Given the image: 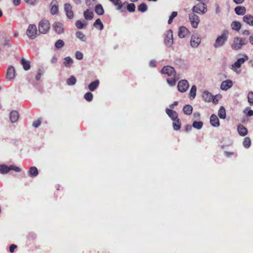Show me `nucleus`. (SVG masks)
<instances>
[{
    "label": "nucleus",
    "instance_id": "59",
    "mask_svg": "<svg viewBox=\"0 0 253 253\" xmlns=\"http://www.w3.org/2000/svg\"><path fill=\"white\" fill-rule=\"evenodd\" d=\"M193 117L194 119L198 120L200 118V114L199 112H195L193 114Z\"/></svg>",
    "mask_w": 253,
    "mask_h": 253
},
{
    "label": "nucleus",
    "instance_id": "56",
    "mask_svg": "<svg viewBox=\"0 0 253 253\" xmlns=\"http://www.w3.org/2000/svg\"><path fill=\"white\" fill-rule=\"evenodd\" d=\"M95 0H85V3L86 4L88 7H92L93 5V2H94Z\"/></svg>",
    "mask_w": 253,
    "mask_h": 253
},
{
    "label": "nucleus",
    "instance_id": "64",
    "mask_svg": "<svg viewBox=\"0 0 253 253\" xmlns=\"http://www.w3.org/2000/svg\"><path fill=\"white\" fill-rule=\"evenodd\" d=\"M250 43L253 45V34L249 38Z\"/></svg>",
    "mask_w": 253,
    "mask_h": 253
},
{
    "label": "nucleus",
    "instance_id": "62",
    "mask_svg": "<svg viewBox=\"0 0 253 253\" xmlns=\"http://www.w3.org/2000/svg\"><path fill=\"white\" fill-rule=\"evenodd\" d=\"M41 76H42V74L40 72H39L37 75H36V79L37 80V81H39L40 80L41 78Z\"/></svg>",
    "mask_w": 253,
    "mask_h": 253
},
{
    "label": "nucleus",
    "instance_id": "10",
    "mask_svg": "<svg viewBox=\"0 0 253 253\" xmlns=\"http://www.w3.org/2000/svg\"><path fill=\"white\" fill-rule=\"evenodd\" d=\"M249 57L247 55H244L242 58H239L232 65L233 68H239L244 62L248 60Z\"/></svg>",
    "mask_w": 253,
    "mask_h": 253
},
{
    "label": "nucleus",
    "instance_id": "47",
    "mask_svg": "<svg viewBox=\"0 0 253 253\" xmlns=\"http://www.w3.org/2000/svg\"><path fill=\"white\" fill-rule=\"evenodd\" d=\"M248 100L250 105H253V92L250 91L248 94Z\"/></svg>",
    "mask_w": 253,
    "mask_h": 253
},
{
    "label": "nucleus",
    "instance_id": "12",
    "mask_svg": "<svg viewBox=\"0 0 253 253\" xmlns=\"http://www.w3.org/2000/svg\"><path fill=\"white\" fill-rule=\"evenodd\" d=\"M166 44L169 46L171 45L173 43V34L171 30L167 32L166 36L165 39Z\"/></svg>",
    "mask_w": 253,
    "mask_h": 253
},
{
    "label": "nucleus",
    "instance_id": "24",
    "mask_svg": "<svg viewBox=\"0 0 253 253\" xmlns=\"http://www.w3.org/2000/svg\"><path fill=\"white\" fill-rule=\"evenodd\" d=\"M21 64L25 71L29 70L31 68L30 62L26 60L24 58H22Z\"/></svg>",
    "mask_w": 253,
    "mask_h": 253
},
{
    "label": "nucleus",
    "instance_id": "48",
    "mask_svg": "<svg viewBox=\"0 0 253 253\" xmlns=\"http://www.w3.org/2000/svg\"><path fill=\"white\" fill-rule=\"evenodd\" d=\"M84 97L86 100L89 102L93 99V94L91 92H88L84 94Z\"/></svg>",
    "mask_w": 253,
    "mask_h": 253
},
{
    "label": "nucleus",
    "instance_id": "42",
    "mask_svg": "<svg viewBox=\"0 0 253 253\" xmlns=\"http://www.w3.org/2000/svg\"><path fill=\"white\" fill-rule=\"evenodd\" d=\"M64 65L67 67H70L73 63V60L69 57L64 58Z\"/></svg>",
    "mask_w": 253,
    "mask_h": 253
},
{
    "label": "nucleus",
    "instance_id": "49",
    "mask_svg": "<svg viewBox=\"0 0 253 253\" xmlns=\"http://www.w3.org/2000/svg\"><path fill=\"white\" fill-rule=\"evenodd\" d=\"M177 15V12L176 11H173L172 12L171 15L170 16L169 19L168 20V24H170L173 20V19L176 17Z\"/></svg>",
    "mask_w": 253,
    "mask_h": 253
},
{
    "label": "nucleus",
    "instance_id": "39",
    "mask_svg": "<svg viewBox=\"0 0 253 253\" xmlns=\"http://www.w3.org/2000/svg\"><path fill=\"white\" fill-rule=\"evenodd\" d=\"M29 174L33 176H36L38 174V170L35 167H32L29 170Z\"/></svg>",
    "mask_w": 253,
    "mask_h": 253
},
{
    "label": "nucleus",
    "instance_id": "38",
    "mask_svg": "<svg viewBox=\"0 0 253 253\" xmlns=\"http://www.w3.org/2000/svg\"><path fill=\"white\" fill-rule=\"evenodd\" d=\"M232 29L234 30L238 31L241 29V24L239 22L234 21L231 23Z\"/></svg>",
    "mask_w": 253,
    "mask_h": 253
},
{
    "label": "nucleus",
    "instance_id": "43",
    "mask_svg": "<svg viewBox=\"0 0 253 253\" xmlns=\"http://www.w3.org/2000/svg\"><path fill=\"white\" fill-rule=\"evenodd\" d=\"M251 144V141L250 138L249 137H246L244 138V141H243V145L244 146L248 148H249Z\"/></svg>",
    "mask_w": 253,
    "mask_h": 253
},
{
    "label": "nucleus",
    "instance_id": "58",
    "mask_svg": "<svg viewBox=\"0 0 253 253\" xmlns=\"http://www.w3.org/2000/svg\"><path fill=\"white\" fill-rule=\"evenodd\" d=\"M149 65L151 67H155L156 66V61L154 60H152L149 62Z\"/></svg>",
    "mask_w": 253,
    "mask_h": 253
},
{
    "label": "nucleus",
    "instance_id": "46",
    "mask_svg": "<svg viewBox=\"0 0 253 253\" xmlns=\"http://www.w3.org/2000/svg\"><path fill=\"white\" fill-rule=\"evenodd\" d=\"M221 98V95L217 94L215 96L213 95L211 101L214 104H217L218 103V100Z\"/></svg>",
    "mask_w": 253,
    "mask_h": 253
},
{
    "label": "nucleus",
    "instance_id": "33",
    "mask_svg": "<svg viewBox=\"0 0 253 253\" xmlns=\"http://www.w3.org/2000/svg\"><path fill=\"white\" fill-rule=\"evenodd\" d=\"M218 115L221 119H224L226 118V111L223 106H221L218 111Z\"/></svg>",
    "mask_w": 253,
    "mask_h": 253
},
{
    "label": "nucleus",
    "instance_id": "63",
    "mask_svg": "<svg viewBox=\"0 0 253 253\" xmlns=\"http://www.w3.org/2000/svg\"><path fill=\"white\" fill-rule=\"evenodd\" d=\"M20 0H13V3L15 5L17 6L20 3Z\"/></svg>",
    "mask_w": 253,
    "mask_h": 253
},
{
    "label": "nucleus",
    "instance_id": "54",
    "mask_svg": "<svg viewBox=\"0 0 253 253\" xmlns=\"http://www.w3.org/2000/svg\"><path fill=\"white\" fill-rule=\"evenodd\" d=\"M10 170H13L16 172H20L21 170V169L19 167L13 165L10 166Z\"/></svg>",
    "mask_w": 253,
    "mask_h": 253
},
{
    "label": "nucleus",
    "instance_id": "31",
    "mask_svg": "<svg viewBox=\"0 0 253 253\" xmlns=\"http://www.w3.org/2000/svg\"><path fill=\"white\" fill-rule=\"evenodd\" d=\"M93 26L95 28L99 30H102L103 29V24L99 18L95 20L93 24Z\"/></svg>",
    "mask_w": 253,
    "mask_h": 253
},
{
    "label": "nucleus",
    "instance_id": "25",
    "mask_svg": "<svg viewBox=\"0 0 253 253\" xmlns=\"http://www.w3.org/2000/svg\"><path fill=\"white\" fill-rule=\"evenodd\" d=\"M178 80V78L176 77V75L170 76L167 79V81L169 84L170 86H174L176 84V81Z\"/></svg>",
    "mask_w": 253,
    "mask_h": 253
},
{
    "label": "nucleus",
    "instance_id": "52",
    "mask_svg": "<svg viewBox=\"0 0 253 253\" xmlns=\"http://www.w3.org/2000/svg\"><path fill=\"white\" fill-rule=\"evenodd\" d=\"M56 48H60L63 46V41L61 40H58L55 44Z\"/></svg>",
    "mask_w": 253,
    "mask_h": 253
},
{
    "label": "nucleus",
    "instance_id": "37",
    "mask_svg": "<svg viewBox=\"0 0 253 253\" xmlns=\"http://www.w3.org/2000/svg\"><path fill=\"white\" fill-rule=\"evenodd\" d=\"M196 90H197V87L195 85H192L191 87L189 95L191 99H193L195 98L196 95Z\"/></svg>",
    "mask_w": 253,
    "mask_h": 253
},
{
    "label": "nucleus",
    "instance_id": "5",
    "mask_svg": "<svg viewBox=\"0 0 253 253\" xmlns=\"http://www.w3.org/2000/svg\"><path fill=\"white\" fill-rule=\"evenodd\" d=\"M50 28V24L47 20H42L39 24V31L42 34L46 33Z\"/></svg>",
    "mask_w": 253,
    "mask_h": 253
},
{
    "label": "nucleus",
    "instance_id": "51",
    "mask_svg": "<svg viewBox=\"0 0 253 253\" xmlns=\"http://www.w3.org/2000/svg\"><path fill=\"white\" fill-rule=\"evenodd\" d=\"M76 26L79 29H83L84 24L80 20H77L75 23Z\"/></svg>",
    "mask_w": 253,
    "mask_h": 253
},
{
    "label": "nucleus",
    "instance_id": "19",
    "mask_svg": "<svg viewBox=\"0 0 253 253\" xmlns=\"http://www.w3.org/2000/svg\"><path fill=\"white\" fill-rule=\"evenodd\" d=\"M189 31L185 27H180L179 28L178 36L180 38H183L189 35Z\"/></svg>",
    "mask_w": 253,
    "mask_h": 253
},
{
    "label": "nucleus",
    "instance_id": "3",
    "mask_svg": "<svg viewBox=\"0 0 253 253\" xmlns=\"http://www.w3.org/2000/svg\"><path fill=\"white\" fill-rule=\"evenodd\" d=\"M193 13L198 14H204L207 11V7L204 2H200L195 5L192 8Z\"/></svg>",
    "mask_w": 253,
    "mask_h": 253
},
{
    "label": "nucleus",
    "instance_id": "20",
    "mask_svg": "<svg viewBox=\"0 0 253 253\" xmlns=\"http://www.w3.org/2000/svg\"><path fill=\"white\" fill-rule=\"evenodd\" d=\"M213 95L208 91H204L202 94V97L205 101L210 102L211 101Z\"/></svg>",
    "mask_w": 253,
    "mask_h": 253
},
{
    "label": "nucleus",
    "instance_id": "13",
    "mask_svg": "<svg viewBox=\"0 0 253 253\" xmlns=\"http://www.w3.org/2000/svg\"><path fill=\"white\" fill-rule=\"evenodd\" d=\"M233 85V83L232 81L230 80H227L222 82L220 84V88L223 90H227L229 88H231Z\"/></svg>",
    "mask_w": 253,
    "mask_h": 253
},
{
    "label": "nucleus",
    "instance_id": "1",
    "mask_svg": "<svg viewBox=\"0 0 253 253\" xmlns=\"http://www.w3.org/2000/svg\"><path fill=\"white\" fill-rule=\"evenodd\" d=\"M229 37V32L228 30H224L220 35L216 38L213 46L215 48H219L224 45L227 41Z\"/></svg>",
    "mask_w": 253,
    "mask_h": 253
},
{
    "label": "nucleus",
    "instance_id": "4",
    "mask_svg": "<svg viewBox=\"0 0 253 253\" xmlns=\"http://www.w3.org/2000/svg\"><path fill=\"white\" fill-rule=\"evenodd\" d=\"M26 34L30 39H35L37 36L36 26L34 24H30L27 29Z\"/></svg>",
    "mask_w": 253,
    "mask_h": 253
},
{
    "label": "nucleus",
    "instance_id": "7",
    "mask_svg": "<svg viewBox=\"0 0 253 253\" xmlns=\"http://www.w3.org/2000/svg\"><path fill=\"white\" fill-rule=\"evenodd\" d=\"M161 73L163 74L167 75L169 77L176 75L174 69L170 66L164 67L161 70Z\"/></svg>",
    "mask_w": 253,
    "mask_h": 253
},
{
    "label": "nucleus",
    "instance_id": "29",
    "mask_svg": "<svg viewBox=\"0 0 253 253\" xmlns=\"http://www.w3.org/2000/svg\"><path fill=\"white\" fill-rule=\"evenodd\" d=\"M99 82L98 80H95V81L91 83L88 85V88L90 91H93L98 86Z\"/></svg>",
    "mask_w": 253,
    "mask_h": 253
},
{
    "label": "nucleus",
    "instance_id": "16",
    "mask_svg": "<svg viewBox=\"0 0 253 253\" xmlns=\"http://www.w3.org/2000/svg\"><path fill=\"white\" fill-rule=\"evenodd\" d=\"M201 42V39L197 36H192L191 39L190 44L193 47H197Z\"/></svg>",
    "mask_w": 253,
    "mask_h": 253
},
{
    "label": "nucleus",
    "instance_id": "50",
    "mask_svg": "<svg viewBox=\"0 0 253 253\" xmlns=\"http://www.w3.org/2000/svg\"><path fill=\"white\" fill-rule=\"evenodd\" d=\"M76 36L77 38L80 39L82 41H84L85 39V37L84 35L80 31H78L76 33Z\"/></svg>",
    "mask_w": 253,
    "mask_h": 253
},
{
    "label": "nucleus",
    "instance_id": "15",
    "mask_svg": "<svg viewBox=\"0 0 253 253\" xmlns=\"http://www.w3.org/2000/svg\"><path fill=\"white\" fill-rule=\"evenodd\" d=\"M210 123L214 127H218L220 123L218 118L215 114H212L210 117Z\"/></svg>",
    "mask_w": 253,
    "mask_h": 253
},
{
    "label": "nucleus",
    "instance_id": "22",
    "mask_svg": "<svg viewBox=\"0 0 253 253\" xmlns=\"http://www.w3.org/2000/svg\"><path fill=\"white\" fill-rule=\"evenodd\" d=\"M53 28L57 33L60 34L63 32V27L62 23L60 22H55L53 25Z\"/></svg>",
    "mask_w": 253,
    "mask_h": 253
},
{
    "label": "nucleus",
    "instance_id": "44",
    "mask_svg": "<svg viewBox=\"0 0 253 253\" xmlns=\"http://www.w3.org/2000/svg\"><path fill=\"white\" fill-rule=\"evenodd\" d=\"M203 125V123L201 121H194L193 123V126L197 129H201Z\"/></svg>",
    "mask_w": 253,
    "mask_h": 253
},
{
    "label": "nucleus",
    "instance_id": "2",
    "mask_svg": "<svg viewBox=\"0 0 253 253\" xmlns=\"http://www.w3.org/2000/svg\"><path fill=\"white\" fill-rule=\"evenodd\" d=\"M247 41L245 38L236 37L234 39L231 47L234 50H239L241 49L243 45L246 44Z\"/></svg>",
    "mask_w": 253,
    "mask_h": 253
},
{
    "label": "nucleus",
    "instance_id": "32",
    "mask_svg": "<svg viewBox=\"0 0 253 253\" xmlns=\"http://www.w3.org/2000/svg\"><path fill=\"white\" fill-rule=\"evenodd\" d=\"M84 18L86 20H91L93 17V13L92 11L87 9L84 13Z\"/></svg>",
    "mask_w": 253,
    "mask_h": 253
},
{
    "label": "nucleus",
    "instance_id": "26",
    "mask_svg": "<svg viewBox=\"0 0 253 253\" xmlns=\"http://www.w3.org/2000/svg\"><path fill=\"white\" fill-rule=\"evenodd\" d=\"M243 21L247 24L253 26V16L250 14H247L243 17Z\"/></svg>",
    "mask_w": 253,
    "mask_h": 253
},
{
    "label": "nucleus",
    "instance_id": "23",
    "mask_svg": "<svg viewBox=\"0 0 253 253\" xmlns=\"http://www.w3.org/2000/svg\"><path fill=\"white\" fill-rule=\"evenodd\" d=\"M238 131L241 136H245L248 133L247 129L242 125H239L237 127Z\"/></svg>",
    "mask_w": 253,
    "mask_h": 253
},
{
    "label": "nucleus",
    "instance_id": "18",
    "mask_svg": "<svg viewBox=\"0 0 253 253\" xmlns=\"http://www.w3.org/2000/svg\"><path fill=\"white\" fill-rule=\"evenodd\" d=\"M166 112L169 117L173 121L178 119V114L175 111H173L170 109H166Z\"/></svg>",
    "mask_w": 253,
    "mask_h": 253
},
{
    "label": "nucleus",
    "instance_id": "45",
    "mask_svg": "<svg viewBox=\"0 0 253 253\" xmlns=\"http://www.w3.org/2000/svg\"><path fill=\"white\" fill-rule=\"evenodd\" d=\"M244 113L246 114L248 117H251L253 116V111L249 107H247L244 110Z\"/></svg>",
    "mask_w": 253,
    "mask_h": 253
},
{
    "label": "nucleus",
    "instance_id": "40",
    "mask_svg": "<svg viewBox=\"0 0 253 253\" xmlns=\"http://www.w3.org/2000/svg\"><path fill=\"white\" fill-rule=\"evenodd\" d=\"M148 9V6L145 3H142L138 6V11L141 12H145Z\"/></svg>",
    "mask_w": 253,
    "mask_h": 253
},
{
    "label": "nucleus",
    "instance_id": "41",
    "mask_svg": "<svg viewBox=\"0 0 253 253\" xmlns=\"http://www.w3.org/2000/svg\"><path fill=\"white\" fill-rule=\"evenodd\" d=\"M76 82H77V80H76V78L73 76H72L71 77H70V78H68L67 80V84L69 85H72L75 84H76Z\"/></svg>",
    "mask_w": 253,
    "mask_h": 253
},
{
    "label": "nucleus",
    "instance_id": "61",
    "mask_svg": "<svg viewBox=\"0 0 253 253\" xmlns=\"http://www.w3.org/2000/svg\"><path fill=\"white\" fill-rule=\"evenodd\" d=\"M57 60H58L57 57L56 56H54L51 58V62L52 63H55L57 62Z\"/></svg>",
    "mask_w": 253,
    "mask_h": 253
},
{
    "label": "nucleus",
    "instance_id": "35",
    "mask_svg": "<svg viewBox=\"0 0 253 253\" xmlns=\"http://www.w3.org/2000/svg\"><path fill=\"white\" fill-rule=\"evenodd\" d=\"M172 126L173 129L175 130H178L181 128V122L180 119H177L175 121H173Z\"/></svg>",
    "mask_w": 253,
    "mask_h": 253
},
{
    "label": "nucleus",
    "instance_id": "55",
    "mask_svg": "<svg viewBox=\"0 0 253 253\" xmlns=\"http://www.w3.org/2000/svg\"><path fill=\"white\" fill-rule=\"evenodd\" d=\"M76 57L79 60L82 59L83 58V54L81 52L78 51L76 53Z\"/></svg>",
    "mask_w": 253,
    "mask_h": 253
},
{
    "label": "nucleus",
    "instance_id": "36",
    "mask_svg": "<svg viewBox=\"0 0 253 253\" xmlns=\"http://www.w3.org/2000/svg\"><path fill=\"white\" fill-rule=\"evenodd\" d=\"M10 170V166L8 167L5 165H0V173L5 174L8 173Z\"/></svg>",
    "mask_w": 253,
    "mask_h": 253
},
{
    "label": "nucleus",
    "instance_id": "57",
    "mask_svg": "<svg viewBox=\"0 0 253 253\" xmlns=\"http://www.w3.org/2000/svg\"><path fill=\"white\" fill-rule=\"evenodd\" d=\"M17 246L15 245L12 244L9 247V252L11 253H13L15 249H16Z\"/></svg>",
    "mask_w": 253,
    "mask_h": 253
},
{
    "label": "nucleus",
    "instance_id": "34",
    "mask_svg": "<svg viewBox=\"0 0 253 253\" xmlns=\"http://www.w3.org/2000/svg\"><path fill=\"white\" fill-rule=\"evenodd\" d=\"M124 3H126V4L124 5L126 8V7L127 10L130 12H134L135 10V5L134 4L131 3H128L127 2H125Z\"/></svg>",
    "mask_w": 253,
    "mask_h": 253
},
{
    "label": "nucleus",
    "instance_id": "9",
    "mask_svg": "<svg viewBox=\"0 0 253 253\" xmlns=\"http://www.w3.org/2000/svg\"><path fill=\"white\" fill-rule=\"evenodd\" d=\"M117 7V9L121 12L126 11V3H122L120 0H109Z\"/></svg>",
    "mask_w": 253,
    "mask_h": 253
},
{
    "label": "nucleus",
    "instance_id": "27",
    "mask_svg": "<svg viewBox=\"0 0 253 253\" xmlns=\"http://www.w3.org/2000/svg\"><path fill=\"white\" fill-rule=\"evenodd\" d=\"M183 112L187 115H190L192 114L193 108L190 105H186L183 108Z\"/></svg>",
    "mask_w": 253,
    "mask_h": 253
},
{
    "label": "nucleus",
    "instance_id": "6",
    "mask_svg": "<svg viewBox=\"0 0 253 253\" xmlns=\"http://www.w3.org/2000/svg\"><path fill=\"white\" fill-rule=\"evenodd\" d=\"M189 20L191 26L194 28H197L200 22V18L195 13H192L189 15Z\"/></svg>",
    "mask_w": 253,
    "mask_h": 253
},
{
    "label": "nucleus",
    "instance_id": "11",
    "mask_svg": "<svg viewBox=\"0 0 253 253\" xmlns=\"http://www.w3.org/2000/svg\"><path fill=\"white\" fill-rule=\"evenodd\" d=\"M15 75V70L12 66H9L6 72V78L9 80H12L14 79Z\"/></svg>",
    "mask_w": 253,
    "mask_h": 253
},
{
    "label": "nucleus",
    "instance_id": "53",
    "mask_svg": "<svg viewBox=\"0 0 253 253\" xmlns=\"http://www.w3.org/2000/svg\"><path fill=\"white\" fill-rule=\"evenodd\" d=\"M41 124V119L40 118L38 120L35 121L33 123V126L35 127H39Z\"/></svg>",
    "mask_w": 253,
    "mask_h": 253
},
{
    "label": "nucleus",
    "instance_id": "8",
    "mask_svg": "<svg viewBox=\"0 0 253 253\" xmlns=\"http://www.w3.org/2000/svg\"><path fill=\"white\" fill-rule=\"evenodd\" d=\"M189 83L185 80L180 81L177 84V88L179 91L181 92H185L189 87Z\"/></svg>",
    "mask_w": 253,
    "mask_h": 253
},
{
    "label": "nucleus",
    "instance_id": "30",
    "mask_svg": "<svg viewBox=\"0 0 253 253\" xmlns=\"http://www.w3.org/2000/svg\"><path fill=\"white\" fill-rule=\"evenodd\" d=\"M95 12L99 15H102L104 13V10L101 4H98L95 7Z\"/></svg>",
    "mask_w": 253,
    "mask_h": 253
},
{
    "label": "nucleus",
    "instance_id": "21",
    "mask_svg": "<svg viewBox=\"0 0 253 253\" xmlns=\"http://www.w3.org/2000/svg\"><path fill=\"white\" fill-rule=\"evenodd\" d=\"M51 12L52 14H56L58 12V4L56 0H52L51 2Z\"/></svg>",
    "mask_w": 253,
    "mask_h": 253
},
{
    "label": "nucleus",
    "instance_id": "28",
    "mask_svg": "<svg viewBox=\"0 0 253 253\" xmlns=\"http://www.w3.org/2000/svg\"><path fill=\"white\" fill-rule=\"evenodd\" d=\"M246 11V8L244 6H239L235 8V12L237 15H244Z\"/></svg>",
    "mask_w": 253,
    "mask_h": 253
},
{
    "label": "nucleus",
    "instance_id": "14",
    "mask_svg": "<svg viewBox=\"0 0 253 253\" xmlns=\"http://www.w3.org/2000/svg\"><path fill=\"white\" fill-rule=\"evenodd\" d=\"M72 8V6L69 4H65L64 5V10L66 11V15L69 19H72L74 17V13Z\"/></svg>",
    "mask_w": 253,
    "mask_h": 253
},
{
    "label": "nucleus",
    "instance_id": "60",
    "mask_svg": "<svg viewBox=\"0 0 253 253\" xmlns=\"http://www.w3.org/2000/svg\"><path fill=\"white\" fill-rule=\"evenodd\" d=\"M25 2L30 4H34L36 3V0H24Z\"/></svg>",
    "mask_w": 253,
    "mask_h": 253
},
{
    "label": "nucleus",
    "instance_id": "17",
    "mask_svg": "<svg viewBox=\"0 0 253 253\" xmlns=\"http://www.w3.org/2000/svg\"><path fill=\"white\" fill-rule=\"evenodd\" d=\"M19 115L17 111L13 110L10 113L9 119L11 123H16L19 119Z\"/></svg>",
    "mask_w": 253,
    "mask_h": 253
}]
</instances>
